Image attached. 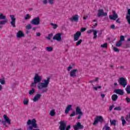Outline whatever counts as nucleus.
<instances>
[{
    "label": "nucleus",
    "mask_w": 130,
    "mask_h": 130,
    "mask_svg": "<svg viewBox=\"0 0 130 130\" xmlns=\"http://www.w3.org/2000/svg\"><path fill=\"white\" fill-rule=\"evenodd\" d=\"M42 80V77L39 76L38 74H35L34 78V82L31 84L30 87H36V84L39 83L38 85L39 90H42V89L47 88L48 85H49V82H50V78H47V79L44 80V82L40 83Z\"/></svg>",
    "instance_id": "1"
},
{
    "label": "nucleus",
    "mask_w": 130,
    "mask_h": 130,
    "mask_svg": "<svg viewBox=\"0 0 130 130\" xmlns=\"http://www.w3.org/2000/svg\"><path fill=\"white\" fill-rule=\"evenodd\" d=\"M27 125H30L31 124V126L29 127L30 130H39V129H34V128H37L38 127V125L36 123V119H32L31 120L30 119H28L27 121Z\"/></svg>",
    "instance_id": "2"
},
{
    "label": "nucleus",
    "mask_w": 130,
    "mask_h": 130,
    "mask_svg": "<svg viewBox=\"0 0 130 130\" xmlns=\"http://www.w3.org/2000/svg\"><path fill=\"white\" fill-rule=\"evenodd\" d=\"M118 82L119 83L120 86L123 88H125V87H126L127 85V80H126V79L123 77L120 78L118 80Z\"/></svg>",
    "instance_id": "3"
},
{
    "label": "nucleus",
    "mask_w": 130,
    "mask_h": 130,
    "mask_svg": "<svg viewBox=\"0 0 130 130\" xmlns=\"http://www.w3.org/2000/svg\"><path fill=\"white\" fill-rule=\"evenodd\" d=\"M4 121H2V122L3 124V125L4 126H6V127H8V125H7V123H8L9 125L11 124V119H10V118L7 116V115H3Z\"/></svg>",
    "instance_id": "4"
},
{
    "label": "nucleus",
    "mask_w": 130,
    "mask_h": 130,
    "mask_svg": "<svg viewBox=\"0 0 130 130\" xmlns=\"http://www.w3.org/2000/svg\"><path fill=\"white\" fill-rule=\"evenodd\" d=\"M104 121V119H103V117L102 116H97L94 118V121L93 123V125H96L98 122H103Z\"/></svg>",
    "instance_id": "5"
},
{
    "label": "nucleus",
    "mask_w": 130,
    "mask_h": 130,
    "mask_svg": "<svg viewBox=\"0 0 130 130\" xmlns=\"http://www.w3.org/2000/svg\"><path fill=\"white\" fill-rule=\"evenodd\" d=\"M30 24L31 25H36V26L40 25V18L39 17H35L31 20Z\"/></svg>",
    "instance_id": "6"
},
{
    "label": "nucleus",
    "mask_w": 130,
    "mask_h": 130,
    "mask_svg": "<svg viewBox=\"0 0 130 130\" xmlns=\"http://www.w3.org/2000/svg\"><path fill=\"white\" fill-rule=\"evenodd\" d=\"M97 17L100 18V17H105L107 16V13L105 12L103 9H99L98 10Z\"/></svg>",
    "instance_id": "7"
},
{
    "label": "nucleus",
    "mask_w": 130,
    "mask_h": 130,
    "mask_svg": "<svg viewBox=\"0 0 130 130\" xmlns=\"http://www.w3.org/2000/svg\"><path fill=\"white\" fill-rule=\"evenodd\" d=\"M74 130H81L84 128V125H82L81 122H78L76 125H73Z\"/></svg>",
    "instance_id": "8"
},
{
    "label": "nucleus",
    "mask_w": 130,
    "mask_h": 130,
    "mask_svg": "<svg viewBox=\"0 0 130 130\" xmlns=\"http://www.w3.org/2000/svg\"><path fill=\"white\" fill-rule=\"evenodd\" d=\"M11 21L10 22V24L13 28H16V17H15V15H10Z\"/></svg>",
    "instance_id": "9"
},
{
    "label": "nucleus",
    "mask_w": 130,
    "mask_h": 130,
    "mask_svg": "<svg viewBox=\"0 0 130 130\" xmlns=\"http://www.w3.org/2000/svg\"><path fill=\"white\" fill-rule=\"evenodd\" d=\"M59 124L60 126H59V129L66 130V127H67V122L64 121H60Z\"/></svg>",
    "instance_id": "10"
},
{
    "label": "nucleus",
    "mask_w": 130,
    "mask_h": 130,
    "mask_svg": "<svg viewBox=\"0 0 130 130\" xmlns=\"http://www.w3.org/2000/svg\"><path fill=\"white\" fill-rule=\"evenodd\" d=\"M113 15H110L109 16L110 20H113V21H115L117 18H118V15L116 14L115 11H112Z\"/></svg>",
    "instance_id": "11"
},
{
    "label": "nucleus",
    "mask_w": 130,
    "mask_h": 130,
    "mask_svg": "<svg viewBox=\"0 0 130 130\" xmlns=\"http://www.w3.org/2000/svg\"><path fill=\"white\" fill-rule=\"evenodd\" d=\"M82 35L81 31H77L74 35V41H78Z\"/></svg>",
    "instance_id": "12"
},
{
    "label": "nucleus",
    "mask_w": 130,
    "mask_h": 130,
    "mask_svg": "<svg viewBox=\"0 0 130 130\" xmlns=\"http://www.w3.org/2000/svg\"><path fill=\"white\" fill-rule=\"evenodd\" d=\"M76 114H79L78 119H81V116L83 115V112L81 110L80 107H77L76 108Z\"/></svg>",
    "instance_id": "13"
},
{
    "label": "nucleus",
    "mask_w": 130,
    "mask_h": 130,
    "mask_svg": "<svg viewBox=\"0 0 130 130\" xmlns=\"http://www.w3.org/2000/svg\"><path fill=\"white\" fill-rule=\"evenodd\" d=\"M53 40H57V41H61V34H56L53 37Z\"/></svg>",
    "instance_id": "14"
},
{
    "label": "nucleus",
    "mask_w": 130,
    "mask_h": 130,
    "mask_svg": "<svg viewBox=\"0 0 130 130\" xmlns=\"http://www.w3.org/2000/svg\"><path fill=\"white\" fill-rule=\"evenodd\" d=\"M79 15H75L74 16H72V18H70V20L71 22H79Z\"/></svg>",
    "instance_id": "15"
},
{
    "label": "nucleus",
    "mask_w": 130,
    "mask_h": 130,
    "mask_svg": "<svg viewBox=\"0 0 130 130\" xmlns=\"http://www.w3.org/2000/svg\"><path fill=\"white\" fill-rule=\"evenodd\" d=\"M114 92L116 94H118V95H120L121 96H122L124 94V91L121 89H115Z\"/></svg>",
    "instance_id": "16"
},
{
    "label": "nucleus",
    "mask_w": 130,
    "mask_h": 130,
    "mask_svg": "<svg viewBox=\"0 0 130 130\" xmlns=\"http://www.w3.org/2000/svg\"><path fill=\"white\" fill-rule=\"evenodd\" d=\"M25 36V34L23 33L22 30H19L16 34V37L17 38H22V37H24Z\"/></svg>",
    "instance_id": "17"
},
{
    "label": "nucleus",
    "mask_w": 130,
    "mask_h": 130,
    "mask_svg": "<svg viewBox=\"0 0 130 130\" xmlns=\"http://www.w3.org/2000/svg\"><path fill=\"white\" fill-rule=\"evenodd\" d=\"M77 73H78V69L71 70L70 72V77H77Z\"/></svg>",
    "instance_id": "18"
},
{
    "label": "nucleus",
    "mask_w": 130,
    "mask_h": 130,
    "mask_svg": "<svg viewBox=\"0 0 130 130\" xmlns=\"http://www.w3.org/2000/svg\"><path fill=\"white\" fill-rule=\"evenodd\" d=\"M40 98H41V94H37L34 98L32 99L34 102H37V101H38V100H39V99H40Z\"/></svg>",
    "instance_id": "19"
},
{
    "label": "nucleus",
    "mask_w": 130,
    "mask_h": 130,
    "mask_svg": "<svg viewBox=\"0 0 130 130\" xmlns=\"http://www.w3.org/2000/svg\"><path fill=\"white\" fill-rule=\"evenodd\" d=\"M72 107H73V105H69L66 108V109H65V113L66 114H68V113H69V112H70V111L72 110Z\"/></svg>",
    "instance_id": "20"
},
{
    "label": "nucleus",
    "mask_w": 130,
    "mask_h": 130,
    "mask_svg": "<svg viewBox=\"0 0 130 130\" xmlns=\"http://www.w3.org/2000/svg\"><path fill=\"white\" fill-rule=\"evenodd\" d=\"M126 20H127V23H130V9L127 10V13L126 15Z\"/></svg>",
    "instance_id": "21"
},
{
    "label": "nucleus",
    "mask_w": 130,
    "mask_h": 130,
    "mask_svg": "<svg viewBox=\"0 0 130 130\" xmlns=\"http://www.w3.org/2000/svg\"><path fill=\"white\" fill-rule=\"evenodd\" d=\"M112 101H116L118 99V96L116 94H114L112 95Z\"/></svg>",
    "instance_id": "22"
},
{
    "label": "nucleus",
    "mask_w": 130,
    "mask_h": 130,
    "mask_svg": "<svg viewBox=\"0 0 130 130\" xmlns=\"http://www.w3.org/2000/svg\"><path fill=\"white\" fill-rule=\"evenodd\" d=\"M121 120L122 121V126H124V125H125V124L126 123V121H125V119H124V117L121 116Z\"/></svg>",
    "instance_id": "23"
},
{
    "label": "nucleus",
    "mask_w": 130,
    "mask_h": 130,
    "mask_svg": "<svg viewBox=\"0 0 130 130\" xmlns=\"http://www.w3.org/2000/svg\"><path fill=\"white\" fill-rule=\"evenodd\" d=\"M110 122L111 125H114V126L116 125V120L115 119H114L113 120L112 119H110Z\"/></svg>",
    "instance_id": "24"
},
{
    "label": "nucleus",
    "mask_w": 130,
    "mask_h": 130,
    "mask_svg": "<svg viewBox=\"0 0 130 130\" xmlns=\"http://www.w3.org/2000/svg\"><path fill=\"white\" fill-rule=\"evenodd\" d=\"M46 50L47 51H48L49 52H51V51H53V48L52 47H47L46 48Z\"/></svg>",
    "instance_id": "25"
},
{
    "label": "nucleus",
    "mask_w": 130,
    "mask_h": 130,
    "mask_svg": "<svg viewBox=\"0 0 130 130\" xmlns=\"http://www.w3.org/2000/svg\"><path fill=\"white\" fill-rule=\"evenodd\" d=\"M121 45H122V42H121L120 41L117 42V43L115 45L116 47H120V46H121Z\"/></svg>",
    "instance_id": "26"
},
{
    "label": "nucleus",
    "mask_w": 130,
    "mask_h": 130,
    "mask_svg": "<svg viewBox=\"0 0 130 130\" xmlns=\"http://www.w3.org/2000/svg\"><path fill=\"white\" fill-rule=\"evenodd\" d=\"M0 20H7V17L1 13L0 14Z\"/></svg>",
    "instance_id": "27"
},
{
    "label": "nucleus",
    "mask_w": 130,
    "mask_h": 130,
    "mask_svg": "<svg viewBox=\"0 0 130 130\" xmlns=\"http://www.w3.org/2000/svg\"><path fill=\"white\" fill-rule=\"evenodd\" d=\"M125 90L127 94H130V85H129L126 86Z\"/></svg>",
    "instance_id": "28"
},
{
    "label": "nucleus",
    "mask_w": 130,
    "mask_h": 130,
    "mask_svg": "<svg viewBox=\"0 0 130 130\" xmlns=\"http://www.w3.org/2000/svg\"><path fill=\"white\" fill-rule=\"evenodd\" d=\"M35 93V89L34 88H32L31 90H29L28 94L29 95H33Z\"/></svg>",
    "instance_id": "29"
},
{
    "label": "nucleus",
    "mask_w": 130,
    "mask_h": 130,
    "mask_svg": "<svg viewBox=\"0 0 130 130\" xmlns=\"http://www.w3.org/2000/svg\"><path fill=\"white\" fill-rule=\"evenodd\" d=\"M0 84H1V85H6V81H5V78L0 79Z\"/></svg>",
    "instance_id": "30"
},
{
    "label": "nucleus",
    "mask_w": 130,
    "mask_h": 130,
    "mask_svg": "<svg viewBox=\"0 0 130 130\" xmlns=\"http://www.w3.org/2000/svg\"><path fill=\"white\" fill-rule=\"evenodd\" d=\"M50 115L51 116H54L55 115V111L54 110H52L50 112Z\"/></svg>",
    "instance_id": "31"
},
{
    "label": "nucleus",
    "mask_w": 130,
    "mask_h": 130,
    "mask_svg": "<svg viewBox=\"0 0 130 130\" xmlns=\"http://www.w3.org/2000/svg\"><path fill=\"white\" fill-rule=\"evenodd\" d=\"M6 23H8V20L5 19V20L0 21V25H5Z\"/></svg>",
    "instance_id": "32"
},
{
    "label": "nucleus",
    "mask_w": 130,
    "mask_h": 130,
    "mask_svg": "<svg viewBox=\"0 0 130 130\" xmlns=\"http://www.w3.org/2000/svg\"><path fill=\"white\" fill-rule=\"evenodd\" d=\"M53 36V34H49L47 37H46V39L48 40H50L51 39V37Z\"/></svg>",
    "instance_id": "33"
},
{
    "label": "nucleus",
    "mask_w": 130,
    "mask_h": 130,
    "mask_svg": "<svg viewBox=\"0 0 130 130\" xmlns=\"http://www.w3.org/2000/svg\"><path fill=\"white\" fill-rule=\"evenodd\" d=\"M93 39L97 38V30H95L93 31Z\"/></svg>",
    "instance_id": "34"
},
{
    "label": "nucleus",
    "mask_w": 130,
    "mask_h": 130,
    "mask_svg": "<svg viewBox=\"0 0 130 130\" xmlns=\"http://www.w3.org/2000/svg\"><path fill=\"white\" fill-rule=\"evenodd\" d=\"M92 85L93 86L92 88H93V90H95V91H97V90H98V89H101V88H102L101 86L95 87V86H94V85L93 84H92Z\"/></svg>",
    "instance_id": "35"
},
{
    "label": "nucleus",
    "mask_w": 130,
    "mask_h": 130,
    "mask_svg": "<svg viewBox=\"0 0 130 130\" xmlns=\"http://www.w3.org/2000/svg\"><path fill=\"white\" fill-rule=\"evenodd\" d=\"M29 104V100L28 99H25L23 101V104L24 105H28V104Z\"/></svg>",
    "instance_id": "36"
},
{
    "label": "nucleus",
    "mask_w": 130,
    "mask_h": 130,
    "mask_svg": "<svg viewBox=\"0 0 130 130\" xmlns=\"http://www.w3.org/2000/svg\"><path fill=\"white\" fill-rule=\"evenodd\" d=\"M124 40H125V39H124V36H120V40L119 41H120L121 42H123V41H124Z\"/></svg>",
    "instance_id": "37"
},
{
    "label": "nucleus",
    "mask_w": 130,
    "mask_h": 130,
    "mask_svg": "<svg viewBox=\"0 0 130 130\" xmlns=\"http://www.w3.org/2000/svg\"><path fill=\"white\" fill-rule=\"evenodd\" d=\"M31 28H32V25H31V24H28L25 26V29H26V30H30V29H31Z\"/></svg>",
    "instance_id": "38"
},
{
    "label": "nucleus",
    "mask_w": 130,
    "mask_h": 130,
    "mask_svg": "<svg viewBox=\"0 0 130 130\" xmlns=\"http://www.w3.org/2000/svg\"><path fill=\"white\" fill-rule=\"evenodd\" d=\"M114 110H117V111H120L121 110V107L118 106L114 108Z\"/></svg>",
    "instance_id": "39"
},
{
    "label": "nucleus",
    "mask_w": 130,
    "mask_h": 130,
    "mask_svg": "<svg viewBox=\"0 0 130 130\" xmlns=\"http://www.w3.org/2000/svg\"><path fill=\"white\" fill-rule=\"evenodd\" d=\"M50 25L53 26V29H56L57 28L58 25L56 24H53L52 23H50Z\"/></svg>",
    "instance_id": "40"
},
{
    "label": "nucleus",
    "mask_w": 130,
    "mask_h": 130,
    "mask_svg": "<svg viewBox=\"0 0 130 130\" xmlns=\"http://www.w3.org/2000/svg\"><path fill=\"white\" fill-rule=\"evenodd\" d=\"M82 42H83V40H82V39H80L78 41H77V42H76L77 46H79V45H80L81 43H82Z\"/></svg>",
    "instance_id": "41"
},
{
    "label": "nucleus",
    "mask_w": 130,
    "mask_h": 130,
    "mask_svg": "<svg viewBox=\"0 0 130 130\" xmlns=\"http://www.w3.org/2000/svg\"><path fill=\"white\" fill-rule=\"evenodd\" d=\"M101 47L102 48H107V43H104V44L101 45Z\"/></svg>",
    "instance_id": "42"
},
{
    "label": "nucleus",
    "mask_w": 130,
    "mask_h": 130,
    "mask_svg": "<svg viewBox=\"0 0 130 130\" xmlns=\"http://www.w3.org/2000/svg\"><path fill=\"white\" fill-rule=\"evenodd\" d=\"M113 50L115 52H119V50L118 49V48L114 47L113 48Z\"/></svg>",
    "instance_id": "43"
},
{
    "label": "nucleus",
    "mask_w": 130,
    "mask_h": 130,
    "mask_svg": "<svg viewBox=\"0 0 130 130\" xmlns=\"http://www.w3.org/2000/svg\"><path fill=\"white\" fill-rule=\"evenodd\" d=\"M30 18H31V16H30L29 14H26L24 17V19L25 20H28V19H30Z\"/></svg>",
    "instance_id": "44"
},
{
    "label": "nucleus",
    "mask_w": 130,
    "mask_h": 130,
    "mask_svg": "<svg viewBox=\"0 0 130 130\" xmlns=\"http://www.w3.org/2000/svg\"><path fill=\"white\" fill-rule=\"evenodd\" d=\"M48 3H49L50 5H53L54 0H48Z\"/></svg>",
    "instance_id": "45"
},
{
    "label": "nucleus",
    "mask_w": 130,
    "mask_h": 130,
    "mask_svg": "<svg viewBox=\"0 0 130 130\" xmlns=\"http://www.w3.org/2000/svg\"><path fill=\"white\" fill-rule=\"evenodd\" d=\"M106 130H110V127L108 126V124H106L105 125Z\"/></svg>",
    "instance_id": "46"
},
{
    "label": "nucleus",
    "mask_w": 130,
    "mask_h": 130,
    "mask_svg": "<svg viewBox=\"0 0 130 130\" xmlns=\"http://www.w3.org/2000/svg\"><path fill=\"white\" fill-rule=\"evenodd\" d=\"M114 105H112V106H110V107H109V111H112V109H113V107H114Z\"/></svg>",
    "instance_id": "47"
},
{
    "label": "nucleus",
    "mask_w": 130,
    "mask_h": 130,
    "mask_svg": "<svg viewBox=\"0 0 130 130\" xmlns=\"http://www.w3.org/2000/svg\"><path fill=\"white\" fill-rule=\"evenodd\" d=\"M75 115H76V112L73 111L72 113L71 114L70 116L73 117V116H75Z\"/></svg>",
    "instance_id": "48"
},
{
    "label": "nucleus",
    "mask_w": 130,
    "mask_h": 130,
    "mask_svg": "<svg viewBox=\"0 0 130 130\" xmlns=\"http://www.w3.org/2000/svg\"><path fill=\"white\" fill-rule=\"evenodd\" d=\"M95 29H90V30H89L87 31V32L88 34H90V33H92V32H94V30Z\"/></svg>",
    "instance_id": "49"
},
{
    "label": "nucleus",
    "mask_w": 130,
    "mask_h": 130,
    "mask_svg": "<svg viewBox=\"0 0 130 130\" xmlns=\"http://www.w3.org/2000/svg\"><path fill=\"white\" fill-rule=\"evenodd\" d=\"M72 69H73V67L70 65V66H69V67L68 68L67 71H68V72H70V71H71V70H72Z\"/></svg>",
    "instance_id": "50"
},
{
    "label": "nucleus",
    "mask_w": 130,
    "mask_h": 130,
    "mask_svg": "<svg viewBox=\"0 0 130 130\" xmlns=\"http://www.w3.org/2000/svg\"><path fill=\"white\" fill-rule=\"evenodd\" d=\"M71 128V125H69L68 126H67L66 125V127L65 130H69Z\"/></svg>",
    "instance_id": "51"
},
{
    "label": "nucleus",
    "mask_w": 130,
    "mask_h": 130,
    "mask_svg": "<svg viewBox=\"0 0 130 130\" xmlns=\"http://www.w3.org/2000/svg\"><path fill=\"white\" fill-rule=\"evenodd\" d=\"M80 31L81 32H85V31H86V28L82 27Z\"/></svg>",
    "instance_id": "52"
},
{
    "label": "nucleus",
    "mask_w": 130,
    "mask_h": 130,
    "mask_svg": "<svg viewBox=\"0 0 130 130\" xmlns=\"http://www.w3.org/2000/svg\"><path fill=\"white\" fill-rule=\"evenodd\" d=\"M111 29H115V25L114 24H112L110 26Z\"/></svg>",
    "instance_id": "53"
},
{
    "label": "nucleus",
    "mask_w": 130,
    "mask_h": 130,
    "mask_svg": "<svg viewBox=\"0 0 130 130\" xmlns=\"http://www.w3.org/2000/svg\"><path fill=\"white\" fill-rule=\"evenodd\" d=\"M126 101H127V103H129L130 102V99L129 98H126Z\"/></svg>",
    "instance_id": "54"
},
{
    "label": "nucleus",
    "mask_w": 130,
    "mask_h": 130,
    "mask_svg": "<svg viewBox=\"0 0 130 130\" xmlns=\"http://www.w3.org/2000/svg\"><path fill=\"white\" fill-rule=\"evenodd\" d=\"M43 3L44 4V5H46L47 4V0H43Z\"/></svg>",
    "instance_id": "55"
},
{
    "label": "nucleus",
    "mask_w": 130,
    "mask_h": 130,
    "mask_svg": "<svg viewBox=\"0 0 130 130\" xmlns=\"http://www.w3.org/2000/svg\"><path fill=\"white\" fill-rule=\"evenodd\" d=\"M101 96L103 99H104V98H105V94H102Z\"/></svg>",
    "instance_id": "56"
},
{
    "label": "nucleus",
    "mask_w": 130,
    "mask_h": 130,
    "mask_svg": "<svg viewBox=\"0 0 130 130\" xmlns=\"http://www.w3.org/2000/svg\"><path fill=\"white\" fill-rule=\"evenodd\" d=\"M116 23H118V24H120V21H119V19H117L116 21Z\"/></svg>",
    "instance_id": "57"
},
{
    "label": "nucleus",
    "mask_w": 130,
    "mask_h": 130,
    "mask_svg": "<svg viewBox=\"0 0 130 130\" xmlns=\"http://www.w3.org/2000/svg\"><path fill=\"white\" fill-rule=\"evenodd\" d=\"M37 36H38L39 37L41 36V34H40V32L37 33Z\"/></svg>",
    "instance_id": "58"
},
{
    "label": "nucleus",
    "mask_w": 130,
    "mask_h": 130,
    "mask_svg": "<svg viewBox=\"0 0 130 130\" xmlns=\"http://www.w3.org/2000/svg\"><path fill=\"white\" fill-rule=\"evenodd\" d=\"M2 90H3V86L0 84V91H2Z\"/></svg>",
    "instance_id": "59"
},
{
    "label": "nucleus",
    "mask_w": 130,
    "mask_h": 130,
    "mask_svg": "<svg viewBox=\"0 0 130 130\" xmlns=\"http://www.w3.org/2000/svg\"><path fill=\"white\" fill-rule=\"evenodd\" d=\"M47 92V89H43V93H45V92Z\"/></svg>",
    "instance_id": "60"
},
{
    "label": "nucleus",
    "mask_w": 130,
    "mask_h": 130,
    "mask_svg": "<svg viewBox=\"0 0 130 130\" xmlns=\"http://www.w3.org/2000/svg\"><path fill=\"white\" fill-rule=\"evenodd\" d=\"M95 82V80H90L89 81V83H94Z\"/></svg>",
    "instance_id": "61"
},
{
    "label": "nucleus",
    "mask_w": 130,
    "mask_h": 130,
    "mask_svg": "<svg viewBox=\"0 0 130 130\" xmlns=\"http://www.w3.org/2000/svg\"><path fill=\"white\" fill-rule=\"evenodd\" d=\"M114 85L115 87H116V86L118 85L117 83L115 82V83H114Z\"/></svg>",
    "instance_id": "62"
},
{
    "label": "nucleus",
    "mask_w": 130,
    "mask_h": 130,
    "mask_svg": "<svg viewBox=\"0 0 130 130\" xmlns=\"http://www.w3.org/2000/svg\"><path fill=\"white\" fill-rule=\"evenodd\" d=\"M98 80H99V78H96L95 80H94V82H97V81H98Z\"/></svg>",
    "instance_id": "63"
},
{
    "label": "nucleus",
    "mask_w": 130,
    "mask_h": 130,
    "mask_svg": "<svg viewBox=\"0 0 130 130\" xmlns=\"http://www.w3.org/2000/svg\"><path fill=\"white\" fill-rule=\"evenodd\" d=\"M36 29H37V27H33V28H32V30H33L34 31H35V30H36Z\"/></svg>",
    "instance_id": "64"
}]
</instances>
